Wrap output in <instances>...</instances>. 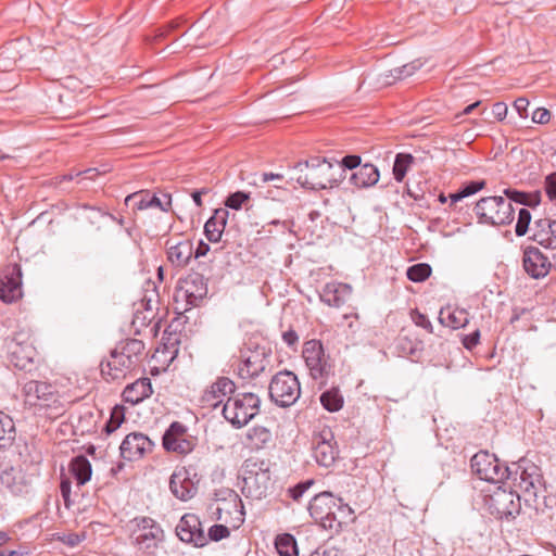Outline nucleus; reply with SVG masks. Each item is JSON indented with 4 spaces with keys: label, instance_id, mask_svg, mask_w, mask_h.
Here are the masks:
<instances>
[{
    "label": "nucleus",
    "instance_id": "obj_1",
    "mask_svg": "<svg viewBox=\"0 0 556 556\" xmlns=\"http://www.w3.org/2000/svg\"><path fill=\"white\" fill-rule=\"evenodd\" d=\"M25 407L34 414L54 419L65 412V401L58 388L47 381L30 380L22 389Z\"/></svg>",
    "mask_w": 556,
    "mask_h": 556
},
{
    "label": "nucleus",
    "instance_id": "obj_2",
    "mask_svg": "<svg viewBox=\"0 0 556 556\" xmlns=\"http://www.w3.org/2000/svg\"><path fill=\"white\" fill-rule=\"evenodd\" d=\"M294 169L300 172L296 181L312 190L333 188L343 179V169L325 157L313 156L298 163Z\"/></svg>",
    "mask_w": 556,
    "mask_h": 556
},
{
    "label": "nucleus",
    "instance_id": "obj_3",
    "mask_svg": "<svg viewBox=\"0 0 556 556\" xmlns=\"http://www.w3.org/2000/svg\"><path fill=\"white\" fill-rule=\"evenodd\" d=\"M270 462L258 457H250L243 464L242 493L245 497L261 500L270 488Z\"/></svg>",
    "mask_w": 556,
    "mask_h": 556
},
{
    "label": "nucleus",
    "instance_id": "obj_4",
    "mask_svg": "<svg viewBox=\"0 0 556 556\" xmlns=\"http://www.w3.org/2000/svg\"><path fill=\"white\" fill-rule=\"evenodd\" d=\"M261 400L252 393H239L228 397L223 406V416L236 428L248 425L260 412Z\"/></svg>",
    "mask_w": 556,
    "mask_h": 556
},
{
    "label": "nucleus",
    "instance_id": "obj_5",
    "mask_svg": "<svg viewBox=\"0 0 556 556\" xmlns=\"http://www.w3.org/2000/svg\"><path fill=\"white\" fill-rule=\"evenodd\" d=\"M475 213L480 224L504 226L514 220L515 210L503 197H485L475 206Z\"/></svg>",
    "mask_w": 556,
    "mask_h": 556
},
{
    "label": "nucleus",
    "instance_id": "obj_6",
    "mask_svg": "<svg viewBox=\"0 0 556 556\" xmlns=\"http://www.w3.org/2000/svg\"><path fill=\"white\" fill-rule=\"evenodd\" d=\"M268 392L270 400L277 405L289 407L293 405L301 395L299 379L292 371H279L271 378Z\"/></svg>",
    "mask_w": 556,
    "mask_h": 556
},
{
    "label": "nucleus",
    "instance_id": "obj_7",
    "mask_svg": "<svg viewBox=\"0 0 556 556\" xmlns=\"http://www.w3.org/2000/svg\"><path fill=\"white\" fill-rule=\"evenodd\" d=\"M513 472L508 479L520 492L531 497H536L538 492L543 488V475L541 468L534 463L521 459L510 467Z\"/></svg>",
    "mask_w": 556,
    "mask_h": 556
},
{
    "label": "nucleus",
    "instance_id": "obj_8",
    "mask_svg": "<svg viewBox=\"0 0 556 556\" xmlns=\"http://www.w3.org/2000/svg\"><path fill=\"white\" fill-rule=\"evenodd\" d=\"M472 472L481 480L498 483L509 478L513 469L503 466L500 459L488 451L476 453L470 460Z\"/></svg>",
    "mask_w": 556,
    "mask_h": 556
},
{
    "label": "nucleus",
    "instance_id": "obj_9",
    "mask_svg": "<svg viewBox=\"0 0 556 556\" xmlns=\"http://www.w3.org/2000/svg\"><path fill=\"white\" fill-rule=\"evenodd\" d=\"M269 356L270 350L268 348L254 344L252 341L245 343L244 348L240 351L239 376L242 379L257 377L269 365Z\"/></svg>",
    "mask_w": 556,
    "mask_h": 556
},
{
    "label": "nucleus",
    "instance_id": "obj_10",
    "mask_svg": "<svg viewBox=\"0 0 556 556\" xmlns=\"http://www.w3.org/2000/svg\"><path fill=\"white\" fill-rule=\"evenodd\" d=\"M486 505L492 515L503 519L515 518L521 509L520 496L517 492L497 488L489 498Z\"/></svg>",
    "mask_w": 556,
    "mask_h": 556
},
{
    "label": "nucleus",
    "instance_id": "obj_11",
    "mask_svg": "<svg viewBox=\"0 0 556 556\" xmlns=\"http://www.w3.org/2000/svg\"><path fill=\"white\" fill-rule=\"evenodd\" d=\"M312 451L313 457L319 466L328 468L334 464L339 450L330 428L325 427L319 432L313 434Z\"/></svg>",
    "mask_w": 556,
    "mask_h": 556
},
{
    "label": "nucleus",
    "instance_id": "obj_12",
    "mask_svg": "<svg viewBox=\"0 0 556 556\" xmlns=\"http://www.w3.org/2000/svg\"><path fill=\"white\" fill-rule=\"evenodd\" d=\"M302 355L313 379L317 380L328 377L331 371V365L320 341H306Z\"/></svg>",
    "mask_w": 556,
    "mask_h": 556
},
{
    "label": "nucleus",
    "instance_id": "obj_13",
    "mask_svg": "<svg viewBox=\"0 0 556 556\" xmlns=\"http://www.w3.org/2000/svg\"><path fill=\"white\" fill-rule=\"evenodd\" d=\"M199 478L192 466L177 468L170 476L169 489L180 501H189L198 492Z\"/></svg>",
    "mask_w": 556,
    "mask_h": 556
},
{
    "label": "nucleus",
    "instance_id": "obj_14",
    "mask_svg": "<svg viewBox=\"0 0 556 556\" xmlns=\"http://www.w3.org/2000/svg\"><path fill=\"white\" fill-rule=\"evenodd\" d=\"M162 443L166 451L186 455L193 451L195 439L188 433L185 425L174 421L163 434Z\"/></svg>",
    "mask_w": 556,
    "mask_h": 556
},
{
    "label": "nucleus",
    "instance_id": "obj_15",
    "mask_svg": "<svg viewBox=\"0 0 556 556\" xmlns=\"http://www.w3.org/2000/svg\"><path fill=\"white\" fill-rule=\"evenodd\" d=\"M137 530L134 531L136 545L144 553L152 554L162 541L163 530L149 517L136 518Z\"/></svg>",
    "mask_w": 556,
    "mask_h": 556
},
{
    "label": "nucleus",
    "instance_id": "obj_16",
    "mask_svg": "<svg viewBox=\"0 0 556 556\" xmlns=\"http://www.w3.org/2000/svg\"><path fill=\"white\" fill-rule=\"evenodd\" d=\"M22 269L16 263L8 265L0 278V300L13 303L22 298Z\"/></svg>",
    "mask_w": 556,
    "mask_h": 556
},
{
    "label": "nucleus",
    "instance_id": "obj_17",
    "mask_svg": "<svg viewBox=\"0 0 556 556\" xmlns=\"http://www.w3.org/2000/svg\"><path fill=\"white\" fill-rule=\"evenodd\" d=\"M179 295L189 306H198L207 294V283L203 275L191 273L179 282Z\"/></svg>",
    "mask_w": 556,
    "mask_h": 556
},
{
    "label": "nucleus",
    "instance_id": "obj_18",
    "mask_svg": "<svg viewBox=\"0 0 556 556\" xmlns=\"http://www.w3.org/2000/svg\"><path fill=\"white\" fill-rule=\"evenodd\" d=\"M136 366L138 364L125 356V353L112 350L108 361L101 363V374L106 380H121Z\"/></svg>",
    "mask_w": 556,
    "mask_h": 556
},
{
    "label": "nucleus",
    "instance_id": "obj_19",
    "mask_svg": "<svg viewBox=\"0 0 556 556\" xmlns=\"http://www.w3.org/2000/svg\"><path fill=\"white\" fill-rule=\"evenodd\" d=\"M177 536L186 543H193L195 546H204L207 543V538L201 528V521L194 514L184 515L177 527Z\"/></svg>",
    "mask_w": 556,
    "mask_h": 556
},
{
    "label": "nucleus",
    "instance_id": "obj_20",
    "mask_svg": "<svg viewBox=\"0 0 556 556\" xmlns=\"http://www.w3.org/2000/svg\"><path fill=\"white\" fill-rule=\"evenodd\" d=\"M9 362L12 366L20 370H30L34 364V358L37 354L36 349L31 343L20 341L14 337L8 343Z\"/></svg>",
    "mask_w": 556,
    "mask_h": 556
},
{
    "label": "nucleus",
    "instance_id": "obj_21",
    "mask_svg": "<svg viewBox=\"0 0 556 556\" xmlns=\"http://www.w3.org/2000/svg\"><path fill=\"white\" fill-rule=\"evenodd\" d=\"M153 446L154 443L146 434L131 432L123 440L119 450L123 458L136 460L151 453Z\"/></svg>",
    "mask_w": 556,
    "mask_h": 556
},
{
    "label": "nucleus",
    "instance_id": "obj_22",
    "mask_svg": "<svg viewBox=\"0 0 556 556\" xmlns=\"http://www.w3.org/2000/svg\"><path fill=\"white\" fill-rule=\"evenodd\" d=\"M164 198L166 199L165 202L149 190H140L128 194L125 198V205L130 206L134 212L148 208H160L163 212H168L172 205L170 195L164 194Z\"/></svg>",
    "mask_w": 556,
    "mask_h": 556
},
{
    "label": "nucleus",
    "instance_id": "obj_23",
    "mask_svg": "<svg viewBox=\"0 0 556 556\" xmlns=\"http://www.w3.org/2000/svg\"><path fill=\"white\" fill-rule=\"evenodd\" d=\"M522 265L526 273L534 279L545 277L551 268L548 258L535 247L525 249Z\"/></svg>",
    "mask_w": 556,
    "mask_h": 556
},
{
    "label": "nucleus",
    "instance_id": "obj_24",
    "mask_svg": "<svg viewBox=\"0 0 556 556\" xmlns=\"http://www.w3.org/2000/svg\"><path fill=\"white\" fill-rule=\"evenodd\" d=\"M235 389L236 386L232 380L227 377H219L204 391L201 402L204 406L216 408L224 402L225 397L235 392Z\"/></svg>",
    "mask_w": 556,
    "mask_h": 556
},
{
    "label": "nucleus",
    "instance_id": "obj_25",
    "mask_svg": "<svg viewBox=\"0 0 556 556\" xmlns=\"http://www.w3.org/2000/svg\"><path fill=\"white\" fill-rule=\"evenodd\" d=\"M340 504L336 503V498L330 492H320L316 494L308 505V510L312 517L315 519L324 520L336 518L333 508L338 507V509H342L341 498H339Z\"/></svg>",
    "mask_w": 556,
    "mask_h": 556
},
{
    "label": "nucleus",
    "instance_id": "obj_26",
    "mask_svg": "<svg viewBox=\"0 0 556 556\" xmlns=\"http://www.w3.org/2000/svg\"><path fill=\"white\" fill-rule=\"evenodd\" d=\"M352 288L348 283L329 282L320 292V300L332 307L342 306L351 296Z\"/></svg>",
    "mask_w": 556,
    "mask_h": 556
},
{
    "label": "nucleus",
    "instance_id": "obj_27",
    "mask_svg": "<svg viewBox=\"0 0 556 556\" xmlns=\"http://www.w3.org/2000/svg\"><path fill=\"white\" fill-rule=\"evenodd\" d=\"M229 212L225 207L216 208L213 215L207 219L204 225V235L212 243L220 241L227 225Z\"/></svg>",
    "mask_w": 556,
    "mask_h": 556
},
{
    "label": "nucleus",
    "instance_id": "obj_28",
    "mask_svg": "<svg viewBox=\"0 0 556 556\" xmlns=\"http://www.w3.org/2000/svg\"><path fill=\"white\" fill-rule=\"evenodd\" d=\"M167 258L176 267H185L193 256V245L190 240L166 241Z\"/></svg>",
    "mask_w": 556,
    "mask_h": 556
},
{
    "label": "nucleus",
    "instance_id": "obj_29",
    "mask_svg": "<svg viewBox=\"0 0 556 556\" xmlns=\"http://www.w3.org/2000/svg\"><path fill=\"white\" fill-rule=\"evenodd\" d=\"M153 393L150 378H140L135 382L128 384L123 391V399L126 403L136 405L146 399L150 397Z\"/></svg>",
    "mask_w": 556,
    "mask_h": 556
},
{
    "label": "nucleus",
    "instance_id": "obj_30",
    "mask_svg": "<svg viewBox=\"0 0 556 556\" xmlns=\"http://www.w3.org/2000/svg\"><path fill=\"white\" fill-rule=\"evenodd\" d=\"M533 240L544 248L556 247V220L541 218L534 223Z\"/></svg>",
    "mask_w": 556,
    "mask_h": 556
},
{
    "label": "nucleus",
    "instance_id": "obj_31",
    "mask_svg": "<svg viewBox=\"0 0 556 556\" xmlns=\"http://www.w3.org/2000/svg\"><path fill=\"white\" fill-rule=\"evenodd\" d=\"M380 178L378 168L371 164L366 163L361 165L356 172L350 177V182L357 188H369L375 186Z\"/></svg>",
    "mask_w": 556,
    "mask_h": 556
},
{
    "label": "nucleus",
    "instance_id": "obj_32",
    "mask_svg": "<svg viewBox=\"0 0 556 556\" xmlns=\"http://www.w3.org/2000/svg\"><path fill=\"white\" fill-rule=\"evenodd\" d=\"M70 471L79 488L90 480L92 473L91 464L85 456H76L71 462Z\"/></svg>",
    "mask_w": 556,
    "mask_h": 556
},
{
    "label": "nucleus",
    "instance_id": "obj_33",
    "mask_svg": "<svg viewBox=\"0 0 556 556\" xmlns=\"http://www.w3.org/2000/svg\"><path fill=\"white\" fill-rule=\"evenodd\" d=\"M439 321L444 327L458 329L465 327L468 323V314L464 309L451 311L450 308H442L439 313Z\"/></svg>",
    "mask_w": 556,
    "mask_h": 556
},
{
    "label": "nucleus",
    "instance_id": "obj_34",
    "mask_svg": "<svg viewBox=\"0 0 556 556\" xmlns=\"http://www.w3.org/2000/svg\"><path fill=\"white\" fill-rule=\"evenodd\" d=\"M113 350L118 353H125V356H129V358L134 359L135 363L139 365L141 362L142 353L144 351V343L138 339H126L117 343Z\"/></svg>",
    "mask_w": 556,
    "mask_h": 556
},
{
    "label": "nucleus",
    "instance_id": "obj_35",
    "mask_svg": "<svg viewBox=\"0 0 556 556\" xmlns=\"http://www.w3.org/2000/svg\"><path fill=\"white\" fill-rule=\"evenodd\" d=\"M15 440V425L13 419L0 412V450L12 445Z\"/></svg>",
    "mask_w": 556,
    "mask_h": 556
},
{
    "label": "nucleus",
    "instance_id": "obj_36",
    "mask_svg": "<svg viewBox=\"0 0 556 556\" xmlns=\"http://www.w3.org/2000/svg\"><path fill=\"white\" fill-rule=\"evenodd\" d=\"M247 439L254 448H263L267 446L271 440V431L264 426H255L248 431Z\"/></svg>",
    "mask_w": 556,
    "mask_h": 556
},
{
    "label": "nucleus",
    "instance_id": "obj_37",
    "mask_svg": "<svg viewBox=\"0 0 556 556\" xmlns=\"http://www.w3.org/2000/svg\"><path fill=\"white\" fill-rule=\"evenodd\" d=\"M504 194L506 195L505 199L510 203L516 202L528 206H536L541 201L540 192L527 193L516 189L507 188L504 190Z\"/></svg>",
    "mask_w": 556,
    "mask_h": 556
},
{
    "label": "nucleus",
    "instance_id": "obj_38",
    "mask_svg": "<svg viewBox=\"0 0 556 556\" xmlns=\"http://www.w3.org/2000/svg\"><path fill=\"white\" fill-rule=\"evenodd\" d=\"M156 317V314L150 306H144L143 309L137 308L134 313L131 325L136 333H140L142 328L150 326Z\"/></svg>",
    "mask_w": 556,
    "mask_h": 556
},
{
    "label": "nucleus",
    "instance_id": "obj_39",
    "mask_svg": "<svg viewBox=\"0 0 556 556\" xmlns=\"http://www.w3.org/2000/svg\"><path fill=\"white\" fill-rule=\"evenodd\" d=\"M320 403L329 412H338L343 406V396L339 389L332 388L320 395Z\"/></svg>",
    "mask_w": 556,
    "mask_h": 556
},
{
    "label": "nucleus",
    "instance_id": "obj_40",
    "mask_svg": "<svg viewBox=\"0 0 556 556\" xmlns=\"http://www.w3.org/2000/svg\"><path fill=\"white\" fill-rule=\"evenodd\" d=\"M414 163V156L408 153H399L395 156L393 164L394 179L399 182L403 181L407 170Z\"/></svg>",
    "mask_w": 556,
    "mask_h": 556
},
{
    "label": "nucleus",
    "instance_id": "obj_41",
    "mask_svg": "<svg viewBox=\"0 0 556 556\" xmlns=\"http://www.w3.org/2000/svg\"><path fill=\"white\" fill-rule=\"evenodd\" d=\"M276 549L280 556H296L298 546L291 534L279 535L276 540Z\"/></svg>",
    "mask_w": 556,
    "mask_h": 556
},
{
    "label": "nucleus",
    "instance_id": "obj_42",
    "mask_svg": "<svg viewBox=\"0 0 556 556\" xmlns=\"http://www.w3.org/2000/svg\"><path fill=\"white\" fill-rule=\"evenodd\" d=\"M407 278L414 282L425 281L431 275V267L426 263H418L409 266L406 271Z\"/></svg>",
    "mask_w": 556,
    "mask_h": 556
},
{
    "label": "nucleus",
    "instance_id": "obj_43",
    "mask_svg": "<svg viewBox=\"0 0 556 556\" xmlns=\"http://www.w3.org/2000/svg\"><path fill=\"white\" fill-rule=\"evenodd\" d=\"M125 415H124V408L122 406H115L112 409L111 417L106 421L104 430L106 433L114 432L124 421Z\"/></svg>",
    "mask_w": 556,
    "mask_h": 556
},
{
    "label": "nucleus",
    "instance_id": "obj_44",
    "mask_svg": "<svg viewBox=\"0 0 556 556\" xmlns=\"http://www.w3.org/2000/svg\"><path fill=\"white\" fill-rule=\"evenodd\" d=\"M250 200V193L244 191H237L230 193L225 200V208L240 210L244 203Z\"/></svg>",
    "mask_w": 556,
    "mask_h": 556
},
{
    "label": "nucleus",
    "instance_id": "obj_45",
    "mask_svg": "<svg viewBox=\"0 0 556 556\" xmlns=\"http://www.w3.org/2000/svg\"><path fill=\"white\" fill-rule=\"evenodd\" d=\"M422 66V62L420 60H415L410 63H407L401 67H396L392 71V75L395 79H403L412 76L416 71H418Z\"/></svg>",
    "mask_w": 556,
    "mask_h": 556
},
{
    "label": "nucleus",
    "instance_id": "obj_46",
    "mask_svg": "<svg viewBox=\"0 0 556 556\" xmlns=\"http://www.w3.org/2000/svg\"><path fill=\"white\" fill-rule=\"evenodd\" d=\"M531 222V214L527 208H520L518 219L515 227V232L518 237L525 236L528 231Z\"/></svg>",
    "mask_w": 556,
    "mask_h": 556
},
{
    "label": "nucleus",
    "instance_id": "obj_47",
    "mask_svg": "<svg viewBox=\"0 0 556 556\" xmlns=\"http://www.w3.org/2000/svg\"><path fill=\"white\" fill-rule=\"evenodd\" d=\"M71 490H72V482H71L70 478L62 477L61 483H60V492H61L62 498L64 501V506L67 509H70L72 506Z\"/></svg>",
    "mask_w": 556,
    "mask_h": 556
},
{
    "label": "nucleus",
    "instance_id": "obj_48",
    "mask_svg": "<svg viewBox=\"0 0 556 556\" xmlns=\"http://www.w3.org/2000/svg\"><path fill=\"white\" fill-rule=\"evenodd\" d=\"M412 320L415 323L416 326L422 327L428 332H433V327L428 317L420 313L419 311L415 309L410 313Z\"/></svg>",
    "mask_w": 556,
    "mask_h": 556
},
{
    "label": "nucleus",
    "instance_id": "obj_49",
    "mask_svg": "<svg viewBox=\"0 0 556 556\" xmlns=\"http://www.w3.org/2000/svg\"><path fill=\"white\" fill-rule=\"evenodd\" d=\"M230 531L224 525H214L208 530V539L212 541H220L227 536H229Z\"/></svg>",
    "mask_w": 556,
    "mask_h": 556
},
{
    "label": "nucleus",
    "instance_id": "obj_50",
    "mask_svg": "<svg viewBox=\"0 0 556 556\" xmlns=\"http://www.w3.org/2000/svg\"><path fill=\"white\" fill-rule=\"evenodd\" d=\"M361 156L356 154L346 155L344 156L341 162L337 163L336 166H339L343 169V173L345 169H355L358 168L361 164Z\"/></svg>",
    "mask_w": 556,
    "mask_h": 556
},
{
    "label": "nucleus",
    "instance_id": "obj_51",
    "mask_svg": "<svg viewBox=\"0 0 556 556\" xmlns=\"http://www.w3.org/2000/svg\"><path fill=\"white\" fill-rule=\"evenodd\" d=\"M314 484L313 480H306L298 483L295 486L289 490L291 497L294 501H299L302 495Z\"/></svg>",
    "mask_w": 556,
    "mask_h": 556
},
{
    "label": "nucleus",
    "instance_id": "obj_52",
    "mask_svg": "<svg viewBox=\"0 0 556 556\" xmlns=\"http://www.w3.org/2000/svg\"><path fill=\"white\" fill-rule=\"evenodd\" d=\"M544 185L545 192L549 200L556 202V173L547 175Z\"/></svg>",
    "mask_w": 556,
    "mask_h": 556
},
{
    "label": "nucleus",
    "instance_id": "obj_53",
    "mask_svg": "<svg viewBox=\"0 0 556 556\" xmlns=\"http://www.w3.org/2000/svg\"><path fill=\"white\" fill-rule=\"evenodd\" d=\"M484 186H485V181L484 180L470 181V182H467L466 185H464L460 188V191H462L463 195L466 198V197H469V195H472V194L477 193L478 191L483 189Z\"/></svg>",
    "mask_w": 556,
    "mask_h": 556
},
{
    "label": "nucleus",
    "instance_id": "obj_54",
    "mask_svg": "<svg viewBox=\"0 0 556 556\" xmlns=\"http://www.w3.org/2000/svg\"><path fill=\"white\" fill-rule=\"evenodd\" d=\"M551 119V113L544 108H539L532 113V122L536 124H546Z\"/></svg>",
    "mask_w": 556,
    "mask_h": 556
},
{
    "label": "nucleus",
    "instance_id": "obj_55",
    "mask_svg": "<svg viewBox=\"0 0 556 556\" xmlns=\"http://www.w3.org/2000/svg\"><path fill=\"white\" fill-rule=\"evenodd\" d=\"M479 340H480V331L475 330L473 332L464 336L462 339V342H463V345L467 350H472L479 343Z\"/></svg>",
    "mask_w": 556,
    "mask_h": 556
},
{
    "label": "nucleus",
    "instance_id": "obj_56",
    "mask_svg": "<svg viewBox=\"0 0 556 556\" xmlns=\"http://www.w3.org/2000/svg\"><path fill=\"white\" fill-rule=\"evenodd\" d=\"M508 112V108L503 102H496L493 104L492 113L497 121H503Z\"/></svg>",
    "mask_w": 556,
    "mask_h": 556
},
{
    "label": "nucleus",
    "instance_id": "obj_57",
    "mask_svg": "<svg viewBox=\"0 0 556 556\" xmlns=\"http://www.w3.org/2000/svg\"><path fill=\"white\" fill-rule=\"evenodd\" d=\"M529 105V101L526 98H518L514 102V108L520 115V117H527V109Z\"/></svg>",
    "mask_w": 556,
    "mask_h": 556
},
{
    "label": "nucleus",
    "instance_id": "obj_58",
    "mask_svg": "<svg viewBox=\"0 0 556 556\" xmlns=\"http://www.w3.org/2000/svg\"><path fill=\"white\" fill-rule=\"evenodd\" d=\"M282 339L289 346H293L298 343L299 336L294 330L289 329L282 333Z\"/></svg>",
    "mask_w": 556,
    "mask_h": 556
},
{
    "label": "nucleus",
    "instance_id": "obj_59",
    "mask_svg": "<svg viewBox=\"0 0 556 556\" xmlns=\"http://www.w3.org/2000/svg\"><path fill=\"white\" fill-rule=\"evenodd\" d=\"M260 180L263 184L268 182V181H273V180L278 181V182H282L285 180V177L281 174L263 173L260 176Z\"/></svg>",
    "mask_w": 556,
    "mask_h": 556
},
{
    "label": "nucleus",
    "instance_id": "obj_60",
    "mask_svg": "<svg viewBox=\"0 0 556 556\" xmlns=\"http://www.w3.org/2000/svg\"><path fill=\"white\" fill-rule=\"evenodd\" d=\"M208 189L207 188H202L200 190H194L192 193H191V197H192V200L193 202L195 203V205L198 207H202L203 203H202V195L203 194H207L208 193Z\"/></svg>",
    "mask_w": 556,
    "mask_h": 556
},
{
    "label": "nucleus",
    "instance_id": "obj_61",
    "mask_svg": "<svg viewBox=\"0 0 556 556\" xmlns=\"http://www.w3.org/2000/svg\"><path fill=\"white\" fill-rule=\"evenodd\" d=\"M309 556H345V554L337 548H328L323 552L316 551Z\"/></svg>",
    "mask_w": 556,
    "mask_h": 556
},
{
    "label": "nucleus",
    "instance_id": "obj_62",
    "mask_svg": "<svg viewBox=\"0 0 556 556\" xmlns=\"http://www.w3.org/2000/svg\"><path fill=\"white\" fill-rule=\"evenodd\" d=\"M99 175V172L97 168H88L83 172L76 173L77 177H81V179H94Z\"/></svg>",
    "mask_w": 556,
    "mask_h": 556
},
{
    "label": "nucleus",
    "instance_id": "obj_63",
    "mask_svg": "<svg viewBox=\"0 0 556 556\" xmlns=\"http://www.w3.org/2000/svg\"><path fill=\"white\" fill-rule=\"evenodd\" d=\"M210 251V245L203 241H200L193 255L195 258L205 256Z\"/></svg>",
    "mask_w": 556,
    "mask_h": 556
},
{
    "label": "nucleus",
    "instance_id": "obj_64",
    "mask_svg": "<svg viewBox=\"0 0 556 556\" xmlns=\"http://www.w3.org/2000/svg\"><path fill=\"white\" fill-rule=\"evenodd\" d=\"M465 197L463 195L460 189L455 192V193H451L450 194V199H451V205L455 204L456 202L463 200Z\"/></svg>",
    "mask_w": 556,
    "mask_h": 556
}]
</instances>
